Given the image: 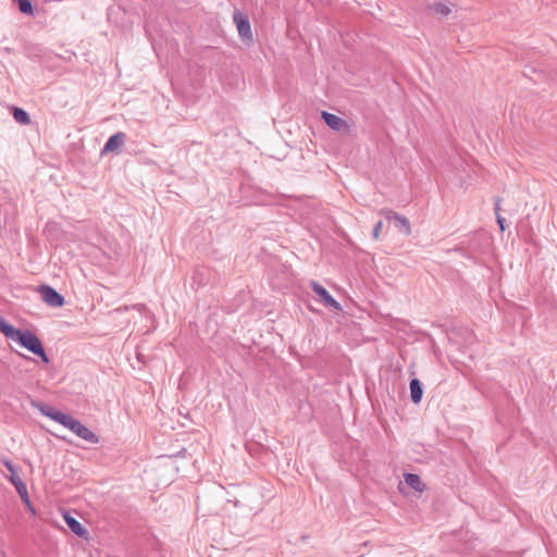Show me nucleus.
I'll return each instance as SVG.
<instances>
[{"instance_id":"0eeeda50","label":"nucleus","mask_w":557,"mask_h":557,"mask_svg":"<svg viewBox=\"0 0 557 557\" xmlns=\"http://www.w3.org/2000/svg\"><path fill=\"white\" fill-rule=\"evenodd\" d=\"M32 406L34 408L38 409L41 414L52 419L53 421H55V422H58L60 424H63L64 421L66 420L67 416H69L66 413H63V412L57 410L52 406H50L48 404H45V403H41V401L33 400L32 401Z\"/></svg>"},{"instance_id":"6ab92c4d","label":"nucleus","mask_w":557,"mask_h":557,"mask_svg":"<svg viewBox=\"0 0 557 557\" xmlns=\"http://www.w3.org/2000/svg\"><path fill=\"white\" fill-rule=\"evenodd\" d=\"M382 227H383V222L382 221H379L374 227H373V231H372V236L374 239H379L380 237V234L382 232Z\"/></svg>"},{"instance_id":"4468645a","label":"nucleus","mask_w":557,"mask_h":557,"mask_svg":"<svg viewBox=\"0 0 557 557\" xmlns=\"http://www.w3.org/2000/svg\"><path fill=\"white\" fill-rule=\"evenodd\" d=\"M11 113L14 120L21 125H29L32 123L29 114L22 108L12 106Z\"/></svg>"},{"instance_id":"9d476101","label":"nucleus","mask_w":557,"mask_h":557,"mask_svg":"<svg viewBox=\"0 0 557 557\" xmlns=\"http://www.w3.org/2000/svg\"><path fill=\"white\" fill-rule=\"evenodd\" d=\"M64 520L69 529L78 537L87 539L88 531L85 529L79 521H77L74 517L69 513L64 515Z\"/></svg>"},{"instance_id":"a211bd4d","label":"nucleus","mask_w":557,"mask_h":557,"mask_svg":"<svg viewBox=\"0 0 557 557\" xmlns=\"http://www.w3.org/2000/svg\"><path fill=\"white\" fill-rule=\"evenodd\" d=\"M16 492L20 495L22 502L27 505L29 510L34 511V509H33V507L30 505V500H29V496H28V492H27V486L26 485H24L23 487L18 486Z\"/></svg>"},{"instance_id":"2eb2a0df","label":"nucleus","mask_w":557,"mask_h":557,"mask_svg":"<svg viewBox=\"0 0 557 557\" xmlns=\"http://www.w3.org/2000/svg\"><path fill=\"white\" fill-rule=\"evenodd\" d=\"M20 331H21V329L14 327L5 319H3V318L0 319V332L2 334H4L8 338L15 341Z\"/></svg>"},{"instance_id":"dca6fc26","label":"nucleus","mask_w":557,"mask_h":557,"mask_svg":"<svg viewBox=\"0 0 557 557\" xmlns=\"http://www.w3.org/2000/svg\"><path fill=\"white\" fill-rule=\"evenodd\" d=\"M17 3L18 10L23 14L33 15L34 7L30 0H13Z\"/></svg>"},{"instance_id":"7ed1b4c3","label":"nucleus","mask_w":557,"mask_h":557,"mask_svg":"<svg viewBox=\"0 0 557 557\" xmlns=\"http://www.w3.org/2000/svg\"><path fill=\"white\" fill-rule=\"evenodd\" d=\"M38 293L40 294L41 299L50 307L59 308L65 302L64 297L49 285H40L38 287Z\"/></svg>"},{"instance_id":"f257e3e1","label":"nucleus","mask_w":557,"mask_h":557,"mask_svg":"<svg viewBox=\"0 0 557 557\" xmlns=\"http://www.w3.org/2000/svg\"><path fill=\"white\" fill-rule=\"evenodd\" d=\"M14 342L20 344L22 347L26 348L35 356L39 357L42 362H50L41 341L35 333L28 330H21Z\"/></svg>"},{"instance_id":"ddd939ff","label":"nucleus","mask_w":557,"mask_h":557,"mask_svg":"<svg viewBox=\"0 0 557 557\" xmlns=\"http://www.w3.org/2000/svg\"><path fill=\"white\" fill-rule=\"evenodd\" d=\"M405 482L414 491L423 492L425 490V484L422 482L421 478L416 473H405L404 474Z\"/></svg>"},{"instance_id":"f03ea898","label":"nucleus","mask_w":557,"mask_h":557,"mask_svg":"<svg viewBox=\"0 0 557 557\" xmlns=\"http://www.w3.org/2000/svg\"><path fill=\"white\" fill-rule=\"evenodd\" d=\"M66 429L71 430L78 437L91 443H99V436L89 430L87 426L83 425L78 420L74 419L72 416H67L66 420L62 424Z\"/></svg>"},{"instance_id":"9b49d317","label":"nucleus","mask_w":557,"mask_h":557,"mask_svg":"<svg viewBox=\"0 0 557 557\" xmlns=\"http://www.w3.org/2000/svg\"><path fill=\"white\" fill-rule=\"evenodd\" d=\"M2 463L5 467V469L10 472V476L8 479L14 485L15 490H17L18 486L23 487L24 485H26L23 482V480L17 475L16 468L11 460L2 459Z\"/></svg>"},{"instance_id":"f8f14e48","label":"nucleus","mask_w":557,"mask_h":557,"mask_svg":"<svg viewBox=\"0 0 557 557\" xmlns=\"http://www.w3.org/2000/svg\"><path fill=\"white\" fill-rule=\"evenodd\" d=\"M410 399L413 404H419L423 396V387L422 383L419 379H411L410 380Z\"/></svg>"},{"instance_id":"39448f33","label":"nucleus","mask_w":557,"mask_h":557,"mask_svg":"<svg viewBox=\"0 0 557 557\" xmlns=\"http://www.w3.org/2000/svg\"><path fill=\"white\" fill-rule=\"evenodd\" d=\"M239 37L246 41L252 39V32L247 14L235 11L233 15Z\"/></svg>"},{"instance_id":"412c9836","label":"nucleus","mask_w":557,"mask_h":557,"mask_svg":"<svg viewBox=\"0 0 557 557\" xmlns=\"http://www.w3.org/2000/svg\"><path fill=\"white\" fill-rule=\"evenodd\" d=\"M497 224L499 225V228L502 232L505 231V219L502 215L496 216Z\"/></svg>"},{"instance_id":"4be33fe9","label":"nucleus","mask_w":557,"mask_h":557,"mask_svg":"<svg viewBox=\"0 0 557 557\" xmlns=\"http://www.w3.org/2000/svg\"><path fill=\"white\" fill-rule=\"evenodd\" d=\"M137 308L140 310V309H143L145 307H144V305H137Z\"/></svg>"},{"instance_id":"6e6552de","label":"nucleus","mask_w":557,"mask_h":557,"mask_svg":"<svg viewBox=\"0 0 557 557\" xmlns=\"http://www.w3.org/2000/svg\"><path fill=\"white\" fill-rule=\"evenodd\" d=\"M321 117L324 121V123L330 128H332L334 131H337V132H348L349 131L348 123L344 119H342L333 113H330L327 111H322Z\"/></svg>"},{"instance_id":"aec40b11","label":"nucleus","mask_w":557,"mask_h":557,"mask_svg":"<svg viewBox=\"0 0 557 557\" xmlns=\"http://www.w3.org/2000/svg\"><path fill=\"white\" fill-rule=\"evenodd\" d=\"M500 201H502L500 197H496L495 198L494 211H495L496 216L500 215V213H499V211H500Z\"/></svg>"},{"instance_id":"423d86ee","label":"nucleus","mask_w":557,"mask_h":557,"mask_svg":"<svg viewBox=\"0 0 557 557\" xmlns=\"http://www.w3.org/2000/svg\"><path fill=\"white\" fill-rule=\"evenodd\" d=\"M310 286L314 294L321 298V301L324 304V306L332 308L335 311L342 310L341 304L334 299V297L321 284L312 281Z\"/></svg>"},{"instance_id":"1a4fd4ad","label":"nucleus","mask_w":557,"mask_h":557,"mask_svg":"<svg viewBox=\"0 0 557 557\" xmlns=\"http://www.w3.org/2000/svg\"><path fill=\"white\" fill-rule=\"evenodd\" d=\"M125 138L126 135L122 132L110 136L101 149V156L120 150L125 144Z\"/></svg>"},{"instance_id":"20e7f679","label":"nucleus","mask_w":557,"mask_h":557,"mask_svg":"<svg viewBox=\"0 0 557 557\" xmlns=\"http://www.w3.org/2000/svg\"><path fill=\"white\" fill-rule=\"evenodd\" d=\"M381 214H383L386 220L392 221L395 227L398 230V232H400L404 235H410L411 226L409 220L406 216L391 209H383L381 211Z\"/></svg>"},{"instance_id":"f3484780","label":"nucleus","mask_w":557,"mask_h":557,"mask_svg":"<svg viewBox=\"0 0 557 557\" xmlns=\"http://www.w3.org/2000/svg\"><path fill=\"white\" fill-rule=\"evenodd\" d=\"M429 9L434 12L435 14L446 16L450 13V9L441 2H434L432 4H429Z\"/></svg>"}]
</instances>
